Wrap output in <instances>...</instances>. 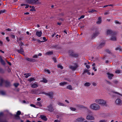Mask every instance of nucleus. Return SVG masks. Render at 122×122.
Returning <instances> with one entry per match:
<instances>
[{"instance_id":"nucleus-1","label":"nucleus","mask_w":122,"mask_h":122,"mask_svg":"<svg viewBox=\"0 0 122 122\" xmlns=\"http://www.w3.org/2000/svg\"><path fill=\"white\" fill-rule=\"evenodd\" d=\"M90 108L93 110L98 111L100 109V106L96 103H94L91 104L89 106Z\"/></svg>"},{"instance_id":"nucleus-2","label":"nucleus","mask_w":122,"mask_h":122,"mask_svg":"<svg viewBox=\"0 0 122 122\" xmlns=\"http://www.w3.org/2000/svg\"><path fill=\"white\" fill-rule=\"evenodd\" d=\"M95 102L97 104L102 106H105L106 105L107 101L101 99H96L95 100Z\"/></svg>"},{"instance_id":"nucleus-3","label":"nucleus","mask_w":122,"mask_h":122,"mask_svg":"<svg viewBox=\"0 0 122 122\" xmlns=\"http://www.w3.org/2000/svg\"><path fill=\"white\" fill-rule=\"evenodd\" d=\"M115 33L111 30H108L106 31V34L107 35H113L115 34Z\"/></svg>"},{"instance_id":"nucleus-4","label":"nucleus","mask_w":122,"mask_h":122,"mask_svg":"<svg viewBox=\"0 0 122 122\" xmlns=\"http://www.w3.org/2000/svg\"><path fill=\"white\" fill-rule=\"evenodd\" d=\"M85 120V119L81 117L78 118L75 121V122H83Z\"/></svg>"},{"instance_id":"nucleus-5","label":"nucleus","mask_w":122,"mask_h":122,"mask_svg":"<svg viewBox=\"0 0 122 122\" xmlns=\"http://www.w3.org/2000/svg\"><path fill=\"white\" fill-rule=\"evenodd\" d=\"M115 103L117 105H121L122 104L121 100L119 99H117L116 100Z\"/></svg>"},{"instance_id":"nucleus-6","label":"nucleus","mask_w":122,"mask_h":122,"mask_svg":"<svg viewBox=\"0 0 122 122\" xmlns=\"http://www.w3.org/2000/svg\"><path fill=\"white\" fill-rule=\"evenodd\" d=\"M86 118L88 120H94L95 119V118L93 116L90 115H87Z\"/></svg>"},{"instance_id":"nucleus-7","label":"nucleus","mask_w":122,"mask_h":122,"mask_svg":"<svg viewBox=\"0 0 122 122\" xmlns=\"http://www.w3.org/2000/svg\"><path fill=\"white\" fill-rule=\"evenodd\" d=\"M108 76V78L110 80L112 79V77L114 76V75L113 74L109 72H108L107 73Z\"/></svg>"},{"instance_id":"nucleus-8","label":"nucleus","mask_w":122,"mask_h":122,"mask_svg":"<svg viewBox=\"0 0 122 122\" xmlns=\"http://www.w3.org/2000/svg\"><path fill=\"white\" fill-rule=\"evenodd\" d=\"M116 34V33H115V34L114 35H112V36L110 39V40L113 41H116V40L117 38L116 36H115V35Z\"/></svg>"},{"instance_id":"nucleus-9","label":"nucleus","mask_w":122,"mask_h":122,"mask_svg":"<svg viewBox=\"0 0 122 122\" xmlns=\"http://www.w3.org/2000/svg\"><path fill=\"white\" fill-rule=\"evenodd\" d=\"M48 110L50 112H52L54 110L53 106L51 105H49L48 107Z\"/></svg>"},{"instance_id":"nucleus-10","label":"nucleus","mask_w":122,"mask_h":122,"mask_svg":"<svg viewBox=\"0 0 122 122\" xmlns=\"http://www.w3.org/2000/svg\"><path fill=\"white\" fill-rule=\"evenodd\" d=\"M53 93L52 92H48L46 96H48L50 98L52 99L53 98Z\"/></svg>"},{"instance_id":"nucleus-11","label":"nucleus","mask_w":122,"mask_h":122,"mask_svg":"<svg viewBox=\"0 0 122 122\" xmlns=\"http://www.w3.org/2000/svg\"><path fill=\"white\" fill-rule=\"evenodd\" d=\"M21 113V112L20 111H18L16 115H15V116L16 118L17 119H20V118L19 115H20Z\"/></svg>"},{"instance_id":"nucleus-12","label":"nucleus","mask_w":122,"mask_h":122,"mask_svg":"<svg viewBox=\"0 0 122 122\" xmlns=\"http://www.w3.org/2000/svg\"><path fill=\"white\" fill-rule=\"evenodd\" d=\"M42 34V33L41 31H38L36 32V35L40 37L41 36Z\"/></svg>"},{"instance_id":"nucleus-13","label":"nucleus","mask_w":122,"mask_h":122,"mask_svg":"<svg viewBox=\"0 0 122 122\" xmlns=\"http://www.w3.org/2000/svg\"><path fill=\"white\" fill-rule=\"evenodd\" d=\"M32 2H30V3H35L36 4H38L41 3L40 1L38 0H31Z\"/></svg>"},{"instance_id":"nucleus-14","label":"nucleus","mask_w":122,"mask_h":122,"mask_svg":"<svg viewBox=\"0 0 122 122\" xmlns=\"http://www.w3.org/2000/svg\"><path fill=\"white\" fill-rule=\"evenodd\" d=\"M38 86L37 84L35 83L32 84L31 86L33 88H36L38 87Z\"/></svg>"},{"instance_id":"nucleus-15","label":"nucleus","mask_w":122,"mask_h":122,"mask_svg":"<svg viewBox=\"0 0 122 122\" xmlns=\"http://www.w3.org/2000/svg\"><path fill=\"white\" fill-rule=\"evenodd\" d=\"M40 117L41 119L45 121H46L47 120V118L45 116L41 115L40 116Z\"/></svg>"},{"instance_id":"nucleus-16","label":"nucleus","mask_w":122,"mask_h":122,"mask_svg":"<svg viewBox=\"0 0 122 122\" xmlns=\"http://www.w3.org/2000/svg\"><path fill=\"white\" fill-rule=\"evenodd\" d=\"M102 20L101 17H99L98 18L97 21V23L98 24H100L101 23Z\"/></svg>"},{"instance_id":"nucleus-17","label":"nucleus","mask_w":122,"mask_h":122,"mask_svg":"<svg viewBox=\"0 0 122 122\" xmlns=\"http://www.w3.org/2000/svg\"><path fill=\"white\" fill-rule=\"evenodd\" d=\"M18 52L19 53L23 54H24V51L23 49L21 48L20 50H18Z\"/></svg>"},{"instance_id":"nucleus-18","label":"nucleus","mask_w":122,"mask_h":122,"mask_svg":"<svg viewBox=\"0 0 122 122\" xmlns=\"http://www.w3.org/2000/svg\"><path fill=\"white\" fill-rule=\"evenodd\" d=\"M99 33V31H97L94 33L93 35V37L95 36H97Z\"/></svg>"},{"instance_id":"nucleus-19","label":"nucleus","mask_w":122,"mask_h":122,"mask_svg":"<svg viewBox=\"0 0 122 122\" xmlns=\"http://www.w3.org/2000/svg\"><path fill=\"white\" fill-rule=\"evenodd\" d=\"M0 62L2 65H5V62L4 60L2 59L1 57H0Z\"/></svg>"},{"instance_id":"nucleus-20","label":"nucleus","mask_w":122,"mask_h":122,"mask_svg":"<svg viewBox=\"0 0 122 122\" xmlns=\"http://www.w3.org/2000/svg\"><path fill=\"white\" fill-rule=\"evenodd\" d=\"M105 41H102L100 45V46H103L105 45Z\"/></svg>"},{"instance_id":"nucleus-21","label":"nucleus","mask_w":122,"mask_h":122,"mask_svg":"<svg viewBox=\"0 0 122 122\" xmlns=\"http://www.w3.org/2000/svg\"><path fill=\"white\" fill-rule=\"evenodd\" d=\"M97 10H94V9H92L90 10H89L88 11V12L89 13H93L94 12H97Z\"/></svg>"},{"instance_id":"nucleus-22","label":"nucleus","mask_w":122,"mask_h":122,"mask_svg":"<svg viewBox=\"0 0 122 122\" xmlns=\"http://www.w3.org/2000/svg\"><path fill=\"white\" fill-rule=\"evenodd\" d=\"M70 68L72 70H74L76 69V67L75 66H69Z\"/></svg>"},{"instance_id":"nucleus-23","label":"nucleus","mask_w":122,"mask_h":122,"mask_svg":"<svg viewBox=\"0 0 122 122\" xmlns=\"http://www.w3.org/2000/svg\"><path fill=\"white\" fill-rule=\"evenodd\" d=\"M67 88L70 90H71L73 89L72 86L71 85H69L66 87Z\"/></svg>"},{"instance_id":"nucleus-24","label":"nucleus","mask_w":122,"mask_h":122,"mask_svg":"<svg viewBox=\"0 0 122 122\" xmlns=\"http://www.w3.org/2000/svg\"><path fill=\"white\" fill-rule=\"evenodd\" d=\"M53 53V52L52 51H50L46 52V54L48 55H50L52 54Z\"/></svg>"},{"instance_id":"nucleus-25","label":"nucleus","mask_w":122,"mask_h":122,"mask_svg":"<svg viewBox=\"0 0 122 122\" xmlns=\"http://www.w3.org/2000/svg\"><path fill=\"white\" fill-rule=\"evenodd\" d=\"M67 83L66 82H61L60 83L59 85L61 86H63L66 84Z\"/></svg>"},{"instance_id":"nucleus-26","label":"nucleus","mask_w":122,"mask_h":122,"mask_svg":"<svg viewBox=\"0 0 122 122\" xmlns=\"http://www.w3.org/2000/svg\"><path fill=\"white\" fill-rule=\"evenodd\" d=\"M36 105L39 107L42 106V105L40 102H36Z\"/></svg>"},{"instance_id":"nucleus-27","label":"nucleus","mask_w":122,"mask_h":122,"mask_svg":"<svg viewBox=\"0 0 122 122\" xmlns=\"http://www.w3.org/2000/svg\"><path fill=\"white\" fill-rule=\"evenodd\" d=\"M44 71L45 72L47 73L48 74H50V70L48 69H45L44 70Z\"/></svg>"},{"instance_id":"nucleus-28","label":"nucleus","mask_w":122,"mask_h":122,"mask_svg":"<svg viewBox=\"0 0 122 122\" xmlns=\"http://www.w3.org/2000/svg\"><path fill=\"white\" fill-rule=\"evenodd\" d=\"M91 85V84L90 83L86 82L85 83L84 85L85 86H89Z\"/></svg>"},{"instance_id":"nucleus-29","label":"nucleus","mask_w":122,"mask_h":122,"mask_svg":"<svg viewBox=\"0 0 122 122\" xmlns=\"http://www.w3.org/2000/svg\"><path fill=\"white\" fill-rule=\"evenodd\" d=\"M35 80L34 78H31L28 79V81H34Z\"/></svg>"},{"instance_id":"nucleus-30","label":"nucleus","mask_w":122,"mask_h":122,"mask_svg":"<svg viewBox=\"0 0 122 122\" xmlns=\"http://www.w3.org/2000/svg\"><path fill=\"white\" fill-rule=\"evenodd\" d=\"M40 81L44 83H46L47 82V80L46 79L44 78L41 81Z\"/></svg>"},{"instance_id":"nucleus-31","label":"nucleus","mask_w":122,"mask_h":122,"mask_svg":"<svg viewBox=\"0 0 122 122\" xmlns=\"http://www.w3.org/2000/svg\"><path fill=\"white\" fill-rule=\"evenodd\" d=\"M58 104L60 106H65V105L64 104H63L62 103H61L60 102H58Z\"/></svg>"},{"instance_id":"nucleus-32","label":"nucleus","mask_w":122,"mask_h":122,"mask_svg":"<svg viewBox=\"0 0 122 122\" xmlns=\"http://www.w3.org/2000/svg\"><path fill=\"white\" fill-rule=\"evenodd\" d=\"M57 66L58 68H60L61 69H62L63 68V66L60 64H58Z\"/></svg>"},{"instance_id":"nucleus-33","label":"nucleus","mask_w":122,"mask_h":122,"mask_svg":"<svg viewBox=\"0 0 122 122\" xmlns=\"http://www.w3.org/2000/svg\"><path fill=\"white\" fill-rule=\"evenodd\" d=\"M25 77L26 78H28L29 76H30V74L28 73L26 74H25Z\"/></svg>"},{"instance_id":"nucleus-34","label":"nucleus","mask_w":122,"mask_h":122,"mask_svg":"<svg viewBox=\"0 0 122 122\" xmlns=\"http://www.w3.org/2000/svg\"><path fill=\"white\" fill-rule=\"evenodd\" d=\"M107 121L105 119H102L100 120L99 122H106Z\"/></svg>"},{"instance_id":"nucleus-35","label":"nucleus","mask_w":122,"mask_h":122,"mask_svg":"<svg viewBox=\"0 0 122 122\" xmlns=\"http://www.w3.org/2000/svg\"><path fill=\"white\" fill-rule=\"evenodd\" d=\"M121 72V71L120 70H117L115 71V73H116L118 74L120 73Z\"/></svg>"},{"instance_id":"nucleus-36","label":"nucleus","mask_w":122,"mask_h":122,"mask_svg":"<svg viewBox=\"0 0 122 122\" xmlns=\"http://www.w3.org/2000/svg\"><path fill=\"white\" fill-rule=\"evenodd\" d=\"M89 71L88 70L86 69L84 70L83 74H84L86 73L87 72H88Z\"/></svg>"},{"instance_id":"nucleus-37","label":"nucleus","mask_w":122,"mask_h":122,"mask_svg":"<svg viewBox=\"0 0 122 122\" xmlns=\"http://www.w3.org/2000/svg\"><path fill=\"white\" fill-rule=\"evenodd\" d=\"M70 109L71 110L73 111H75L76 110V108H74L70 107Z\"/></svg>"},{"instance_id":"nucleus-38","label":"nucleus","mask_w":122,"mask_h":122,"mask_svg":"<svg viewBox=\"0 0 122 122\" xmlns=\"http://www.w3.org/2000/svg\"><path fill=\"white\" fill-rule=\"evenodd\" d=\"M84 15H82L80 17L78 18V20H80L81 19L84 18Z\"/></svg>"},{"instance_id":"nucleus-39","label":"nucleus","mask_w":122,"mask_h":122,"mask_svg":"<svg viewBox=\"0 0 122 122\" xmlns=\"http://www.w3.org/2000/svg\"><path fill=\"white\" fill-rule=\"evenodd\" d=\"M26 59L28 61H31L32 60V59L29 58H26Z\"/></svg>"},{"instance_id":"nucleus-40","label":"nucleus","mask_w":122,"mask_h":122,"mask_svg":"<svg viewBox=\"0 0 122 122\" xmlns=\"http://www.w3.org/2000/svg\"><path fill=\"white\" fill-rule=\"evenodd\" d=\"M10 36L12 38L14 39L15 38V36L13 34H11L10 35Z\"/></svg>"},{"instance_id":"nucleus-41","label":"nucleus","mask_w":122,"mask_h":122,"mask_svg":"<svg viewBox=\"0 0 122 122\" xmlns=\"http://www.w3.org/2000/svg\"><path fill=\"white\" fill-rule=\"evenodd\" d=\"M113 82L114 84H117L118 83V81H117V80H115Z\"/></svg>"},{"instance_id":"nucleus-42","label":"nucleus","mask_w":122,"mask_h":122,"mask_svg":"<svg viewBox=\"0 0 122 122\" xmlns=\"http://www.w3.org/2000/svg\"><path fill=\"white\" fill-rule=\"evenodd\" d=\"M5 10H1L0 11V14L2 13H4L5 12Z\"/></svg>"},{"instance_id":"nucleus-43","label":"nucleus","mask_w":122,"mask_h":122,"mask_svg":"<svg viewBox=\"0 0 122 122\" xmlns=\"http://www.w3.org/2000/svg\"><path fill=\"white\" fill-rule=\"evenodd\" d=\"M31 11H35V8L34 6H32V9H30V10Z\"/></svg>"},{"instance_id":"nucleus-44","label":"nucleus","mask_w":122,"mask_h":122,"mask_svg":"<svg viewBox=\"0 0 122 122\" xmlns=\"http://www.w3.org/2000/svg\"><path fill=\"white\" fill-rule=\"evenodd\" d=\"M115 22L116 24H121V23H120L119 21H118L117 20H115Z\"/></svg>"},{"instance_id":"nucleus-45","label":"nucleus","mask_w":122,"mask_h":122,"mask_svg":"<svg viewBox=\"0 0 122 122\" xmlns=\"http://www.w3.org/2000/svg\"><path fill=\"white\" fill-rule=\"evenodd\" d=\"M19 85V84L18 83H16L14 84V85L16 87H17Z\"/></svg>"},{"instance_id":"nucleus-46","label":"nucleus","mask_w":122,"mask_h":122,"mask_svg":"<svg viewBox=\"0 0 122 122\" xmlns=\"http://www.w3.org/2000/svg\"><path fill=\"white\" fill-rule=\"evenodd\" d=\"M109 14V11H107L106 12H105L104 13V15H107L108 14Z\"/></svg>"},{"instance_id":"nucleus-47","label":"nucleus","mask_w":122,"mask_h":122,"mask_svg":"<svg viewBox=\"0 0 122 122\" xmlns=\"http://www.w3.org/2000/svg\"><path fill=\"white\" fill-rule=\"evenodd\" d=\"M64 15V14L63 13H61L59 14V15L60 16H63Z\"/></svg>"},{"instance_id":"nucleus-48","label":"nucleus","mask_w":122,"mask_h":122,"mask_svg":"<svg viewBox=\"0 0 122 122\" xmlns=\"http://www.w3.org/2000/svg\"><path fill=\"white\" fill-rule=\"evenodd\" d=\"M92 69L93 70H94L95 71H97V69H96V68L94 66H93L92 67Z\"/></svg>"},{"instance_id":"nucleus-49","label":"nucleus","mask_w":122,"mask_h":122,"mask_svg":"<svg viewBox=\"0 0 122 122\" xmlns=\"http://www.w3.org/2000/svg\"><path fill=\"white\" fill-rule=\"evenodd\" d=\"M20 47H21V46H22L24 45V44L22 42H21L20 43Z\"/></svg>"},{"instance_id":"nucleus-50","label":"nucleus","mask_w":122,"mask_h":122,"mask_svg":"<svg viewBox=\"0 0 122 122\" xmlns=\"http://www.w3.org/2000/svg\"><path fill=\"white\" fill-rule=\"evenodd\" d=\"M33 57L35 58H37V56L36 55H35L33 56Z\"/></svg>"},{"instance_id":"nucleus-51","label":"nucleus","mask_w":122,"mask_h":122,"mask_svg":"<svg viewBox=\"0 0 122 122\" xmlns=\"http://www.w3.org/2000/svg\"><path fill=\"white\" fill-rule=\"evenodd\" d=\"M43 39L44 40V42H45V41H47V40H46V37H43Z\"/></svg>"},{"instance_id":"nucleus-52","label":"nucleus","mask_w":122,"mask_h":122,"mask_svg":"<svg viewBox=\"0 0 122 122\" xmlns=\"http://www.w3.org/2000/svg\"><path fill=\"white\" fill-rule=\"evenodd\" d=\"M55 122H60V120H55L54 121Z\"/></svg>"},{"instance_id":"nucleus-53","label":"nucleus","mask_w":122,"mask_h":122,"mask_svg":"<svg viewBox=\"0 0 122 122\" xmlns=\"http://www.w3.org/2000/svg\"><path fill=\"white\" fill-rule=\"evenodd\" d=\"M92 85L94 86H96L97 85V84L95 83H92Z\"/></svg>"},{"instance_id":"nucleus-54","label":"nucleus","mask_w":122,"mask_h":122,"mask_svg":"<svg viewBox=\"0 0 122 122\" xmlns=\"http://www.w3.org/2000/svg\"><path fill=\"white\" fill-rule=\"evenodd\" d=\"M6 40L8 42L10 41V40L9 39V38L8 37H7L6 38Z\"/></svg>"},{"instance_id":"nucleus-55","label":"nucleus","mask_w":122,"mask_h":122,"mask_svg":"<svg viewBox=\"0 0 122 122\" xmlns=\"http://www.w3.org/2000/svg\"><path fill=\"white\" fill-rule=\"evenodd\" d=\"M86 68H87L88 69V68H90V66L89 65H86Z\"/></svg>"},{"instance_id":"nucleus-56","label":"nucleus","mask_w":122,"mask_h":122,"mask_svg":"<svg viewBox=\"0 0 122 122\" xmlns=\"http://www.w3.org/2000/svg\"><path fill=\"white\" fill-rule=\"evenodd\" d=\"M113 92V93L115 94H116L118 95V94H119V93H118L117 92Z\"/></svg>"},{"instance_id":"nucleus-57","label":"nucleus","mask_w":122,"mask_h":122,"mask_svg":"<svg viewBox=\"0 0 122 122\" xmlns=\"http://www.w3.org/2000/svg\"><path fill=\"white\" fill-rule=\"evenodd\" d=\"M37 41L39 42H44V41H41L40 40H37Z\"/></svg>"},{"instance_id":"nucleus-58","label":"nucleus","mask_w":122,"mask_h":122,"mask_svg":"<svg viewBox=\"0 0 122 122\" xmlns=\"http://www.w3.org/2000/svg\"><path fill=\"white\" fill-rule=\"evenodd\" d=\"M42 93V94H44L46 96L47 95V93L46 92H43Z\"/></svg>"},{"instance_id":"nucleus-59","label":"nucleus","mask_w":122,"mask_h":122,"mask_svg":"<svg viewBox=\"0 0 122 122\" xmlns=\"http://www.w3.org/2000/svg\"><path fill=\"white\" fill-rule=\"evenodd\" d=\"M79 107L81 108H83L85 107L83 106L82 105L80 106Z\"/></svg>"},{"instance_id":"nucleus-60","label":"nucleus","mask_w":122,"mask_h":122,"mask_svg":"<svg viewBox=\"0 0 122 122\" xmlns=\"http://www.w3.org/2000/svg\"><path fill=\"white\" fill-rule=\"evenodd\" d=\"M6 30L8 31H11V30L9 28L7 29Z\"/></svg>"},{"instance_id":"nucleus-61","label":"nucleus","mask_w":122,"mask_h":122,"mask_svg":"<svg viewBox=\"0 0 122 122\" xmlns=\"http://www.w3.org/2000/svg\"><path fill=\"white\" fill-rule=\"evenodd\" d=\"M53 61H54V62H56V59L55 58H53Z\"/></svg>"},{"instance_id":"nucleus-62","label":"nucleus","mask_w":122,"mask_h":122,"mask_svg":"<svg viewBox=\"0 0 122 122\" xmlns=\"http://www.w3.org/2000/svg\"><path fill=\"white\" fill-rule=\"evenodd\" d=\"M25 6H26V7H25V8H28V7H29V5H26Z\"/></svg>"},{"instance_id":"nucleus-63","label":"nucleus","mask_w":122,"mask_h":122,"mask_svg":"<svg viewBox=\"0 0 122 122\" xmlns=\"http://www.w3.org/2000/svg\"><path fill=\"white\" fill-rule=\"evenodd\" d=\"M7 63L10 65H11V63L10 62H9L8 61H7Z\"/></svg>"},{"instance_id":"nucleus-64","label":"nucleus","mask_w":122,"mask_h":122,"mask_svg":"<svg viewBox=\"0 0 122 122\" xmlns=\"http://www.w3.org/2000/svg\"><path fill=\"white\" fill-rule=\"evenodd\" d=\"M41 100V99L40 98H38L37 99V100L38 101H40Z\"/></svg>"}]
</instances>
